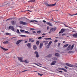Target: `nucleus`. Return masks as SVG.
<instances>
[{
	"label": "nucleus",
	"mask_w": 77,
	"mask_h": 77,
	"mask_svg": "<svg viewBox=\"0 0 77 77\" xmlns=\"http://www.w3.org/2000/svg\"><path fill=\"white\" fill-rule=\"evenodd\" d=\"M42 42H43V43L44 42H47V41H43Z\"/></svg>",
	"instance_id": "53"
},
{
	"label": "nucleus",
	"mask_w": 77,
	"mask_h": 77,
	"mask_svg": "<svg viewBox=\"0 0 77 77\" xmlns=\"http://www.w3.org/2000/svg\"><path fill=\"white\" fill-rule=\"evenodd\" d=\"M43 46V43H41L40 44V45H39V47L40 48L42 47Z\"/></svg>",
	"instance_id": "27"
},
{
	"label": "nucleus",
	"mask_w": 77,
	"mask_h": 77,
	"mask_svg": "<svg viewBox=\"0 0 77 77\" xmlns=\"http://www.w3.org/2000/svg\"><path fill=\"white\" fill-rule=\"evenodd\" d=\"M56 63V61L54 60L53 61L52 63L51 64V65H55V64Z\"/></svg>",
	"instance_id": "15"
},
{
	"label": "nucleus",
	"mask_w": 77,
	"mask_h": 77,
	"mask_svg": "<svg viewBox=\"0 0 77 77\" xmlns=\"http://www.w3.org/2000/svg\"><path fill=\"white\" fill-rule=\"evenodd\" d=\"M35 41V40H33L32 41H31V42H33Z\"/></svg>",
	"instance_id": "52"
},
{
	"label": "nucleus",
	"mask_w": 77,
	"mask_h": 77,
	"mask_svg": "<svg viewBox=\"0 0 77 77\" xmlns=\"http://www.w3.org/2000/svg\"><path fill=\"white\" fill-rule=\"evenodd\" d=\"M7 4L8 6H10V5H12L13 4V2L7 1Z\"/></svg>",
	"instance_id": "6"
},
{
	"label": "nucleus",
	"mask_w": 77,
	"mask_h": 77,
	"mask_svg": "<svg viewBox=\"0 0 77 77\" xmlns=\"http://www.w3.org/2000/svg\"><path fill=\"white\" fill-rule=\"evenodd\" d=\"M57 29V28L55 27H54L52 28L51 29V30L52 32H55L56 30Z\"/></svg>",
	"instance_id": "7"
},
{
	"label": "nucleus",
	"mask_w": 77,
	"mask_h": 77,
	"mask_svg": "<svg viewBox=\"0 0 77 77\" xmlns=\"http://www.w3.org/2000/svg\"><path fill=\"white\" fill-rule=\"evenodd\" d=\"M26 36L27 37H29L28 36H26V35H23V37H24V38L25 37H26Z\"/></svg>",
	"instance_id": "50"
},
{
	"label": "nucleus",
	"mask_w": 77,
	"mask_h": 77,
	"mask_svg": "<svg viewBox=\"0 0 77 77\" xmlns=\"http://www.w3.org/2000/svg\"><path fill=\"white\" fill-rule=\"evenodd\" d=\"M17 32H20V30L19 29H17Z\"/></svg>",
	"instance_id": "61"
},
{
	"label": "nucleus",
	"mask_w": 77,
	"mask_h": 77,
	"mask_svg": "<svg viewBox=\"0 0 77 77\" xmlns=\"http://www.w3.org/2000/svg\"><path fill=\"white\" fill-rule=\"evenodd\" d=\"M66 35V33L62 34V36H63V35Z\"/></svg>",
	"instance_id": "55"
},
{
	"label": "nucleus",
	"mask_w": 77,
	"mask_h": 77,
	"mask_svg": "<svg viewBox=\"0 0 77 77\" xmlns=\"http://www.w3.org/2000/svg\"><path fill=\"white\" fill-rule=\"evenodd\" d=\"M43 21L44 22V23H46V21L45 20H43Z\"/></svg>",
	"instance_id": "64"
},
{
	"label": "nucleus",
	"mask_w": 77,
	"mask_h": 77,
	"mask_svg": "<svg viewBox=\"0 0 77 77\" xmlns=\"http://www.w3.org/2000/svg\"><path fill=\"white\" fill-rule=\"evenodd\" d=\"M68 30V29H63V28H62V29H61L60 31L59 32V34H60V33H63V32H66V30Z\"/></svg>",
	"instance_id": "3"
},
{
	"label": "nucleus",
	"mask_w": 77,
	"mask_h": 77,
	"mask_svg": "<svg viewBox=\"0 0 77 77\" xmlns=\"http://www.w3.org/2000/svg\"><path fill=\"white\" fill-rule=\"evenodd\" d=\"M44 39H45L46 40H48V39H49L50 40H52V39L51 38H44Z\"/></svg>",
	"instance_id": "24"
},
{
	"label": "nucleus",
	"mask_w": 77,
	"mask_h": 77,
	"mask_svg": "<svg viewBox=\"0 0 77 77\" xmlns=\"http://www.w3.org/2000/svg\"><path fill=\"white\" fill-rule=\"evenodd\" d=\"M24 31H25V30L22 29H20V32H24Z\"/></svg>",
	"instance_id": "42"
},
{
	"label": "nucleus",
	"mask_w": 77,
	"mask_h": 77,
	"mask_svg": "<svg viewBox=\"0 0 77 77\" xmlns=\"http://www.w3.org/2000/svg\"><path fill=\"white\" fill-rule=\"evenodd\" d=\"M33 64H35V65H37V66H39L40 67H41V66L39 65L38 64H37L36 63H32Z\"/></svg>",
	"instance_id": "30"
},
{
	"label": "nucleus",
	"mask_w": 77,
	"mask_h": 77,
	"mask_svg": "<svg viewBox=\"0 0 77 77\" xmlns=\"http://www.w3.org/2000/svg\"><path fill=\"white\" fill-rule=\"evenodd\" d=\"M42 37H41V36H40L38 38V39H42Z\"/></svg>",
	"instance_id": "45"
},
{
	"label": "nucleus",
	"mask_w": 77,
	"mask_h": 77,
	"mask_svg": "<svg viewBox=\"0 0 77 77\" xmlns=\"http://www.w3.org/2000/svg\"><path fill=\"white\" fill-rule=\"evenodd\" d=\"M0 47L1 48V49H2V50H3L4 51H8L9 50L8 49H6L2 46H0Z\"/></svg>",
	"instance_id": "13"
},
{
	"label": "nucleus",
	"mask_w": 77,
	"mask_h": 77,
	"mask_svg": "<svg viewBox=\"0 0 77 77\" xmlns=\"http://www.w3.org/2000/svg\"><path fill=\"white\" fill-rule=\"evenodd\" d=\"M63 68H58V69L59 70H63Z\"/></svg>",
	"instance_id": "40"
},
{
	"label": "nucleus",
	"mask_w": 77,
	"mask_h": 77,
	"mask_svg": "<svg viewBox=\"0 0 77 77\" xmlns=\"http://www.w3.org/2000/svg\"><path fill=\"white\" fill-rule=\"evenodd\" d=\"M36 44H37V45H39V41H37L36 42Z\"/></svg>",
	"instance_id": "31"
},
{
	"label": "nucleus",
	"mask_w": 77,
	"mask_h": 77,
	"mask_svg": "<svg viewBox=\"0 0 77 77\" xmlns=\"http://www.w3.org/2000/svg\"><path fill=\"white\" fill-rule=\"evenodd\" d=\"M58 41V40H55L54 42L56 43V42H57Z\"/></svg>",
	"instance_id": "44"
},
{
	"label": "nucleus",
	"mask_w": 77,
	"mask_h": 77,
	"mask_svg": "<svg viewBox=\"0 0 77 77\" xmlns=\"http://www.w3.org/2000/svg\"><path fill=\"white\" fill-rule=\"evenodd\" d=\"M33 48L34 50H36V49H37V47L35 45H33Z\"/></svg>",
	"instance_id": "18"
},
{
	"label": "nucleus",
	"mask_w": 77,
	"mask_h": 77,
	"mask_svg": "<svg viewBox=\"0 0 77 77\" xmlns=\"http://www.w3.org/2000/svg\"><path fill=\"white\" fill-rule=\"evenodd\" d=\"M23 18H24V19H26V20H28V21H29V20L28 19L26 18V17H24Z\"/></svg>",
	"instance_id": "49"
},
{
	"label": "nucleus",
	"mask_w": 77,
	"mask_h": 77,
	"mask_svg": "<svg viewBox=\"0 0 77 77\" xmlns=\"http://www.w3.org/2000/svg\"><path fill=\"white\" fill-rule=\"evenodd\" d=\"M8 29H11L13 31H15V30H14V26H9Z\"/></svg>",
	"instance_id": "8"
},
{
	"label": "nucleus",
	"mask_w": 77,
	"mask_h": 77,
	"mask_svg": "<svg viewBox=\"0 0 77 77\" xmlns=\"http://www.w3.org/2000/svg\"><path fill=\"white\" fill-rule=\"evenodd\" d=\"M49 26H48L47 27V30H48V29H49Z\"/></svg>",
	"instance_id": "59"
},
{
	"label": "nucleus",
	"mask_w": 77,
	"mask_h": 77,
	"mask_svg": "<svg viewBox=\"0 0 77 77\" xmlns=\"http://www.w3.org/2000/svg\"><path fill=\"white\" fill-rule=\"evenodd\" d=\"M41 31H37V33L39 34L40 33H41Z\"/></svg>",
	"instance_id": "43"
},
{
	"label": "nucleus",
	"mask_w": 77,
	"mask_h": 77,
	"mask_svg": "<svg viewBox=\"0 0 77 77\" xmlns=\"http://www.w3.org/2000/svg\"><path fill=\"white\" fill-rule=\"evenodd\" d=\"M20 24H22L23 25H27L28 23H27L26 22H23V21H20Z\"/></svg>",
	"instance_id": "5"
},
{
	"label": "nucleus",
	"mask_w": 77,
	"mask_h": 77,
	"mask_svg": "<svg viewBox=\"0 0 77 77\" xmlns=\"http://www.w3.org/2000/svg\"><path fill=\"white\" fill-rule=\"evenodd\" d=\"M35 1V0H30L28 1V3H34Z\"/></svg>",
	"instance_id": "16"
},
{
	"label": "nucleus",
	"mask_w": 77,
	"mask_h": 77,
	"mask_svg": "<svg viewBox=\"0 0 77 77\" xmlns=\"http://www.w3.org/2000/svg\"><path fill=\"white\" fill-rule=\"evenodd\" d=\"M3 44H9V42H8V41H5L3 42Z\"/></svg>",
	"instance_id": "21"
},
{
	"label": "nucleus",
	"mask_w": 77,
	"mask_h": 77,
	"mask_svg": "<svg viewBox=\"0 0 77 77\" xmlns=\"http://www.w3.org/2000/svg\"><path fill=\"white\" fill-rule=\"evenodd\" d=\"M7 3H8V1L4 2L3 3L4 5V6H6V5H7Z\"/></svg>",
	"instance_id": "29"
},
{
	"label": "nucleus",
	"mask_w": 77,
	"mask_h": 77,
	"mask_svg": "<svg viewBox=\"0 0 77 77\" xmlns=\"http://www.w3.org/2000/svg\"><path fill=\"white\" fill-rule=\"evenodd\" d=\"M56 5V3H55V4H48L47 6V7H53V6H54Z\"/></svg>",
	"instance_id": "4"
},
{
	"label": "nucleus",
	"mask_w": 77,
	"mask_h": 77,
	"mask_svg": "<svg viewBox=\"0 0 77 77\" xmlns=\"http://www.w3.org/2000/svg\"><path fill=\"white\" fill-rule=\"evenodd\" d=\"M27 11H29V12H32V11L29 10H26L24 12H26Z\"/></svg>",
	"instance_id": "37"
},
{
	"label": "nucleus",
	"mask_w": 77,
	"mask_h": 77,
	"mask_svg": "<svg viewBox=\"0 0 77 77\" xmlns=\"http://www.w3.org/2000/svg\"><path fill=\"white\" fill-rule=\"evenodd\" d=\"M20 35V36H21V37H23L24 35Z\"/></svg>",
	"instance_id": "54"
},
{
	"label": "nucleus",
	"mask_w": 77,
	"mask_h": 77,
	"mask_svg": "<svg viewBox=\"0 0 77 77\" xmlns=\"http://www.w3.org/2000/svg\"><path fill=\"white\" fill-rule=\"evenodd\" d=\"M34 53L35 54H36L35 57L38 58L39 57V54H38V52L37 51H35V52Z\"/></svg>",
	"instance_id": "10"
},
{
	"label": "nucleus",
	"mask_w": 77,
	"mask_h": 77,
	"mask_svg": "<svg viewBox=\"0 0 77 77\" xmlns=\"http://www.w3.org/2000/svg\"><path fill=\"white\" fill-rule=\"evenodd\" d=\"M17 58L18 59V60H19L20 62H24L25 63H29V62L27 61L26 60L24 61L23 60V58H22L21 57H18Z\"/></svg>",
	"instance_id": "1"
},
{
	"label": "nucleus",
	"mask_w": 77,
	"mask_h": 77,
	"mask_svg": "<svg viewBox=\"0 0 77 77\" xmlns=\"http://www.w3.org/2000/svg\"><path fill=\"white\" fill-rule=\"evenodd\" d=\"M30 30H35V29L34 28H30Z\"/></svg>",
	"instance_id": "41"
},
{
	"label": "nucleus",
	"mask_w": 77,
	"mask_h": 77,
	"mask_svg": "<svg viewBox=\"0 0 77 77\" xmlns=\"http://www.w3.org/2000/svg\"><path fill=\"white\" fill-rule=\"evenodd\" d=\"M51 44H52V41H50L49 42V43L48 44V45H51Z\"/></svg>",
	"instance_id": "33"
},
{
	"label": "nucleus",
	"mask_w": 77,
	"mask_h": 77,
	"mask_svg": "<svg viewBox=\"0 0 77 77\" xmlns=\"http://www.w3.org/2000/svg\"><path fill=\"white\" fill-rule=\"evenodd\" d=\"M66 65H67V66H69V67H73V66L71 64H69V63H66Z\"/></svg>",
	"instance_id": "9"
},
{
	"label": "nucleus",
	"mask_w": 77,
	"mask_h": 77,
	"mask_svg": "<svg viewBox=\"0 0 77 77\" xmlns=\"http://www.w3.org/2000/svg\"><path fill=\"white\" fill-rule=\"evenodd\" d=\"M46 24L48 26H53V25H52L51 23L50 22H47Z\"/></svg>",
	"instance_id": "14"
},
{
	"label": "nucleus",
	"mask_w": 77,
	"mask_h": 77,
	"mask_svg": "<svg viewBox=\"0 0 77 77\" xmlns=\"http://www.w3.org/2000/svg\"><path fill=\"white\" fill-rule=\"evenodd\" d=\"M69 45V44H66V45H64L63 46V47L64 48H65V47H68V46Z\"/></svg>",
	"instance_id": "26"
},
{
	"label": "nucleus",
	"mask_w": 77,
	"mask_h": 77,
	"mask_svg": "<svg viewBox=\"0 0 77 77\" xmlns=\"http://www.w3.org/2000/svg\"><path fill=\"white\" fill-rule=\"evenodd\" d=\"M72 36L73 38H77V33L73 34Z\"/></svg>",
	"instance_id": "19"
},
{
	"label": "nucleus",
	"mask_w": 77,
	"mask_h": 77,
	"mask_svg": "<svg viewBox=\"0 0 77 77\" xmlns=\"http://www.w3.org/2000/svg\"><path fill=\"white\" fill-rule=\"evenodd\" d=\"M72 32H77L75 31V30H73V31H72Z\"/></svg>",
	"instance_id": "62"
},
{
	"label": "nucleus",
	"mask_w": 77,
	"mask_h": 77,
	"mask_svg": "<svg viewBox=\"0 0 77 77\" xmlns=\"http://www.w3.org/2000/svg\"><path fill=\"white\" fill-rule=\"evenodd\" d=\"M38 75H40V76H42V75H43V74H40L39 73H38Z\"/></svg>",
	"instance_id": "35"
},
{
	"label": "nucleus",
	"mask_w": 77,
	"mask_h": 77,
	"mask_svg": "<svg viewBox=\"0 0 77 77\" xmlns=\"http://www.w3.org/2000/svg\"><path fill=\"white\" fill-rule=\"evenodd\" d=\"M31 43H28L27 45V46L28 48H31Z\"/></svg>",
	"instance_id": "20"
},
{
	"label": "nucleus",
	"mask_w": 77,
	"mask_h": 77,
	"mask_svg": "<svg viewBox=\"0 0 77 77\" xmlns=\"http://www.w3.org/2000/svg\"><path fill=\"white\" fill-rule=\"evenodd\" d=\"M65 68H66V69H68V67L67 66H65L64 67Z\"/></svg>",
	"instance_id": "57"
},
{
	"label": "nucleus",
	"mask_w": 77,
	"mask_h": 77,
	"mask_svg": "<svg viewBox=\"0 0 77 77\" xmlns=\"http://www.w3.org/2000/svg\"><path fill=\"white\" fill-rule=\"evenodd\" d=\"M60 43H58V46H60Z\"/></svg>",
	"instance_id": "63"
},
{
	"label": "nucleus",
	"mask_w": 77,
	"mask_h": 77,
	"mask_svg": "<svg viewBox=\"0 0 77 77\" xmlns=\"http://www.w3.org/2000/svg\"><path fill=\"white\" fill-rule=\"evenodd\" d=\"M46 57H48V58H51L52 57V54H50L49 55L46 56Z\"/></svg>",
	"instance_id": "12"
},
{
	"label": "nucleus",
	"mask_w": 77,
	"mask_h": 77,
	"mask_svg": "<svg viewBox=\"0 0 77 77\" xmlns=\"http://www.w3.org/2000/svg\"><path fill=\"white\" fill-rule=\"evenodd\" d=\"M30 22H31V23H33V22H34V20H31Z\"/></svg>",
	"instance_id": "58"
},
{
	"label": "nucleus",
	"mask_w": 77,
	"mask_h": 77,
	"mask_svg": "<svg viewBox=\"0 0 77 77\" xmlns=\"http://www.w3.org/2000/svg\"><path fill=\"white\" fill-rule=\"evenodd\" d=\"M29 42H30V41H31V40H32V38H29Z\"/></svg>",
	"instance_id": "48"
},
{
	"label": "nucleus",
	"mask_w": 77,
	"mask_h": 77,
	"mask_svg": "<svg viewBox=\"0 0 77 77\" xmlns=\"http://www.w3.org/2000/svg\"><path fill=\"white\" fill-rule=\"evenodd\" d=\"M68 15H71V16H73L74 15H77V13L73 14H71L69 13L68 14Z\"/></svg>",
	"instance_id": "23"
},
{
	"label": "nucleus",
	"mask_w": 77,
	"mask_h": 77,
	"mask_svg": "<svg viewBox=\"0 0 77 77\" xmlns=\"http://www.w3.org/2000/svg\"><path fill=\"white\" fill-rule=\"evenodd\" d=\"M23 41V40H18L16 42V44L17 45H18L19 44H20V42H21Z\"/></svg>",
	"instance_id": "11"
},
{
	"label": "nucleus",
	"mask_w": 77,
	"mask_h": 77,
	"mask_svg": "<svg viewBox=\"0 0 77 77\" xmlns=\"http://www.w3.org/2000/svg\"><path fill=\"white\" fill-rule=\"evenodd\" d=\"M64 26H65L66 27H69V26H67L66 24H64Z\"/></svg>",
	"instance_id": "46"
},
{
	"label": "nucleus",
	"mask_w": 77,
	"mask_h": 77,
	"mask_svg": "<svg viewBox=\"0 0 77 77\" xmlns=\"http://www.w3.org/2000/svg\"><path fill=\"white\" fill-rule=\"evenodd\" d=\"M43 4H45V5H46V6H47L48 5V2H44L43 3Z\"/></svg>",
	"instance_id": "34"
},
{
	"label": "nucleus",
	"mask_w": 77,
	"mask_h": 77,
	"mask_svg": "<svg viewBox=\"0 0 77 77\" xmlns=\"http://www.w3.org/2000/svg\"><path fill=\"white\" fill-rule=\"evenodd\" d=\"M12 20V18H10L8 19H7L6 21H8V20Z\"/></svg>",
	"instance_id": "38"
},
{
	"label": "nucleus",
	"mask_w": 77,
	"mask_h": 77,
	"mask_svg": "<svg viewBox=\"0 0 77 77\" xmlns=\"http://www.w3.org/2000/svg\"><path fill=\"white\" fill-rule=\"evenodd\" d=\"M50 45H48L47 46V48H50Z\"/></svg>",
	"instance_id": "39"
},
{
	"label": "nucleus",
	"mask_w": 77,
	"mask_h": 77,
	"mask_svg": "<svg viewBox=\"0 0 77 77\" xmlns=\"http://www.w3.org/2000/svg\"><path fill=\"white\" fill-rule=\"evenodd\" d=\"M11 23L12 25H15V21L14 20L11 22Z\"/></svg>",
	"instance_id": "25"
},
{
	"label": "nucleus",
	"mask_w": 77,
	"mask_h": 77,
	"mask_svg": "<svg viewBox=\"0 0 77 77\" xmlns=\"http://www.w3.org/2000/svg\"><path fill=\"white\" fill-rule=\"evenodd\" d=\"M38 21L37 20H34V22H35V23H37V22H38Z\"/></svg>",
	"instance_id": "60"
},
{
	"label": "nucleus",
	"mask_w": 77,
	"mask_h": 77,
	"mask_svg": "<svg viewBox=\"0 0 77 77\" xmlns=\"http://www.w3.org/2000/svg\"><path fill=\"white\" fill-rule=\"evenodd\" d=\"M51 32H52V30L50 29V31L48 32V33H50Z\"/></svg>",
	"instance_id": "51"
},
{
	"label": "nucleus",
	"mask_w": 77,
	"mask_h": 77,
	"mask_svg": "<svg viewBox=\"0 0 77 77\" xmlns=\"http://www.w3.org/2000/svg\"><path fill=\"white\" fill-rule=\"evenodd\" d=\"M25 33H27V34H30V33L28 31H25Z\"/></svg>",
	"instance_id": "28"
},
{
	"label": "nucleus",
	"mask_w": 77,
	"mask_h": 77,
	"mask_svg": "<svg viewBox=\"0 0 77 77\" xmlns=\"http://www.w3.org/2000/svg\"><path fill=\"white\" fill-rule=\"evenodd\" d=\"M73 67H76V68H77V66H76V65H74Z\"/></svg>",
	"instance_id": "56"
},
{
	"label": "nucleus",
	"mask_w": 77,
	"mask_h": 77,
	"mask_svg": "<svg viewBox=\"0 0 77 77\" xmlns=\"http://www.w3.org/2000/svg\"><path fill=\"white\" fill-rule=\"evenodd\" d=\"M75 53V51H71L68 52V53L69 54H71H71H72L73 53Z\"/></svg>",
	"instance_id": "17"
},
{
	"label": "nucleus",
	"mask_w": 77,
	"mask_h": 77,
	"mask_svg": "<svg viewBox=\"0 0 77 77\" xmlns=\"http://www.w3.org/2000/svg\"><path fill=\"white\" fill-rule=\"evenodd\" d=\"M74 45H73L72 46H71V45H69L68 48L67 50H71L73 49V48H74Z\"/></svg>",
	"instance_id": "2"
},
{
	"label": "nucleus",
	"mask_w": 77,
	"mask_h": 77,
	"mask_svg": "<svg viewBox=\"0 0 77 77\" xmlns=\"http://www.w3.org/2000/svg\"><path fill=\"white\" fill-rule=\"evenodd\" d=\"M55 56H57V57H59V53H56L55 54Z\"/></svg>",
	"instance_id": "22"
},
{
	"label": "nucleus",
	"mask_w": 77,
	"mask_h": 77,
	"mask_svg": "<svg viewBox=\"0 0 77 77\" xmlns=\"http://www.w3.org/2000/svg\"><path fill=\"white\" fill-rule=\"evenodd\" d=\"M5 35H9V33L8 32H7L6 34Z\"/></svg>",
	"instance_id": "47"
},
{
	"label": "nucleus",
	"mask_w": 77,
	"mask_h": 77,
	"mask_svg": "<svg viewBox=\"0 0 77 77\" xmlns=\"http://www.w3.org/2000/svg\"><path fill=\"white\" fill-rule=\"evenodd\" d=\"M53 60H57V58L56 57H54L53 59Z\"/></svg>",
	"instance_id": "36"
},
{
	"label": "nucleus",
	"mask_w": 77,
	"mask_h": 77,
	"mask_svg": "<svg viewBox=\"0 0 77 77\" xmlns=\"http://www.w3.org/2000/svg\"><path fill=\"white\" fill-rule=\"evenodd\" d=\"M63 71H64V72H68V71H67V70L65 69H64L63 68Z\"/></svg>",
	"instance_id": "32"
}]
</instances>
